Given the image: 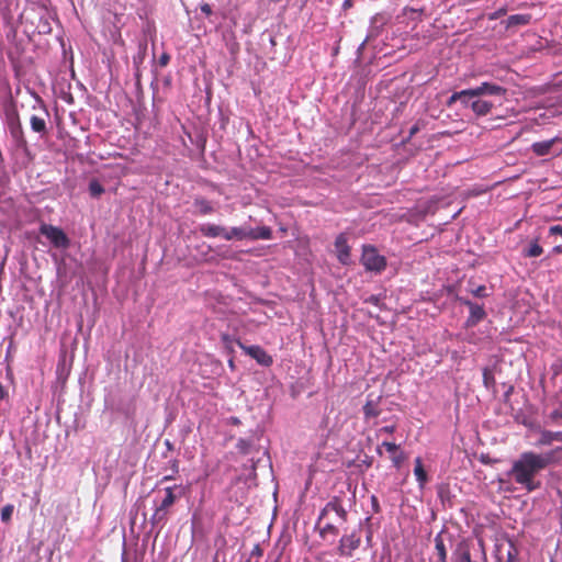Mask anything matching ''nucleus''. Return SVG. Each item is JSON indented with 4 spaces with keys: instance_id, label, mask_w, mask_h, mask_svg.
I'll list each match as a JSON object with an SVG mask.
<instances>
[{
    "instance_id": "f257e3e1",
    "label": "nucleus",
    "mask_w": 562,
    "mask_h": 562,
    "mask_svg": "<svg viewBox=\"0 0 562 562\" xmlns=\"http://www.w3.org/2000/svg\"><path fill=\"white\" fill-rule=\"evenodd\" d=\"M562 447H557L544 453L533 451L522 452L517 460L513 462L508 476L522 486L527 492H533L540 488V481L536 476L551 463L560 460Z\"/></svg>"
},
{
    "instance_id": "f03ea898",
    "label": "nucleus",
    "mask_w": 562,
    "mask_h": 562,
    "mask_svg": "<svg viewBox=\"0 0 562 562\" xmlns=\"http://www.w3.org/2000/svg\"><path fill=\"white\" fill-rule=\"evenodd\" d=\"M329 513H335L342 522L347 521L348 513L345 509L342 502L338 497H333L321 510L315 528L318 530L319 538L327 540L328 536L336 537L339 533V529L331 522H325L323 520L328 516Z\"/></svg>"
},
{
    "instance_id": "7ed1b4c3",
    "label": "nucleus",
    "mask_w": 562,
    "mask_h": 562,
    "mask_svg": "<svg viewBox=\"0 0 562 562\" xmlns=\"http://www.w3.org/2000/svg\"><path fill=\"white\" fill-rule=\"evenodd\" d=\"M452 562H487L483 540L480 539L476 543L470 540L460 541L452 553Z\"/></svg>"
},
{
    "instance_id": "20e7f679",
    "label": "nucleus",
    "mask_w": 562,
    "mask_h": 562,
    "mask_svg": "<svg viewBox=\"0 0 562 562\" xmlns=\"http://www.w3.org/2000/svg\"><path fill=\"white\" fill-rule=\"evenodd\" d=\"M165 497L160 504L155 508L151 515L150 522L153 526L165 524L168 519L170 508L175 505L178 498L183 494L182 485L168 486L165 490Z\"/></svg>"
},
{
    "instance_id": "39448f33",
    "label": "nucleus",
    "mask_w": 562,
    "mask_h": 562,
    "mask_svg": "<svg viewBox=\"0 0 562 562\" xmlns=\"http://www.w3.org/2000/svg\"><path fill=\"white\" fill-rule=\"evenodd\" d=\"M361 263L368 271L382 272L386 267V259L373 246H363Z\"/></svg>"
},
{
    "instance_id": "423d86ee",
    "label": "nucleus",
    "mask_w": 562,
    "mask_h": 562,
    "mask_svg": "<svg viewBox=\"0 0 562 562\" xmlns=\"http://www.w3.org/2000/svg\"><path fill=\"white\" fill-rule=\"evenodd\" d=\"M40 233L49 239L55 248L67 249L70 246V239L66 233L57 226L43 223L40 226Z\"/></svg>"
},
{
    "instance_id": "0eeeda50",
    "label": "nucleus",
    "mask_w": 562,
    "mask_h": 562,
    "mask_svg": "<svg viewBox=\"0 0 562 562\" xmlns=\"http://www.w3.org/2000/svg\"><path fill=\"white\" fill-rule=\"evenodd\" d=\"M237 345L246 355L255 359L258 364L263 367L272 366L273 358L262 347L258 345L246 346L240 340H237Z\"/></svg>"
},
{
    "instance_id": "6e6552de",
    "label": "nucleus",
    "mask_w": 562,
    "mask_h": 562,
    "mask_svg": "<svg viewBox=\"0 0 562 562\" xmlns=\"http://www.w3.org/2000/svg\"><path fill=\"white\" fill-rule=\"evenodd\" d=\"M8 125H9L11 137L13 138L15 145L19 148L26 150L27 149V140L25 138L24 131H23L19 114L16 112H14L9 117Z\"/></svg>"
},
{
    "instance_id": "1a4fd4ad",
    "label": "nucleus",
    "mask_w": 562,
    "mask_h": 562,
    "mask_svg": "<svg viewBox=\"0 0 562 562\" xmlns=\"http://www.w3.org/2000/svg\"><path fill=\"white\" fill-rule=\"evenodd\" d=\"M360 543L361 539L356 532L345 535L339 540L337 551L341 557H351L352 552L359 548Z\"/></svg>"
},
{
    "instance_id": "9d476101",
    "label": "nucleus",
    "mask_w": 562,
    "mask_h": 562,
    "mask_svg": "<svg viewBox=\"0 0 562 562\" xmlns=\"http://www.w3.org/2000/svg\"><path fill=\"white\" fill-rule=\"evenodd\" d=\"M462 304L469 307L470 315L465 322L467 327H474L486 317L483 305H479L469 300H462Z\"/></svg>"
},
{
    "instance_id": "9b49d317",
    "label": "nucleus",
    "mask_w": 562,
    "mask_h": 562,
    "mask_svg": "<svg viewBox=\"0 0 562 562\" xmlns=\"http://www.w3.org/2000/svg\"><path fill=\"white\" fill-rule=\"evenodd\" d=\"M423 9L404 8L402 13L397 15L400 23L406 24L407 26L412 22V30H415L417 24L422 21Z\"/></svg>"
},
{
    "instance_id": "f8f14e48",
    "label": "nucleus",
    "mask_w": 562,
    "mask_h": 562,
    "mask_svg": "<svg viewBox=\"0 0 562 562\" xmlns=\"http://www.w3.org/2000/svg\"><path fill=\"white\" fill-rule=\"evenodd\" d=\"M476 97L477 95L475 94L473 88L457 91L452 93V95L449 98V100L447 101V105L451 106L453 103L459 101L464 108L471 109V102H474Z\"/></svg>"
},
{
    "instance_id": "ddd939ff",
    "label": "nucleus",
    "mask_w": 562,
    "mask_h": 562,
    "mask_svg": "<svg viewBox=\"0 0 562 562\" xmlns=\"http://www.w3.org/2000/svg\"><path fill=\"white\" fill-rule=\"evenodd\" d=\"M335 247L337 250V258L340 263L348 265L350 262V247L347 241L345 234L337 236L335 240Z\"/></svg>"
},
{
    "instance_id": "4468645a",
    "label": "nucleus",
    "mask_w": 562,
    "mask_h": 562,
    "mask_svg": "<svg viewBox=\"0 0 562 562\" xmlns=\"http://www.w3.org/2000/svg\"><path fill=\"white\" fill-rule=\"evenodd\" d=\"M475 94L477 97L483 95H504L506 93V89L491 82H482L480 86L473 88Z\"/></svg>"
},
{
    "instance_id": "2eb2a0df",
    "label": "nucleus",
    "mask_w": 562,
    "mask_h": 562,
    "mask_svg": "<svg viewBox=\"0 0 562 562\" xmlns=\"http://www.w3.org/2000/svg\"><path fill=\"white\" fill-rule=\"evenodd\" d=\"M493 108V102L482 99V97H476L475 101L471 102V110L476 116H485L490 114Z\"/></svg>"
},
{
    "instance_id": "dca6fc26",
    "label": "nucleus",
    "mask_w": 562,
    "mask_h": 562,
    "mask_svg": "<svg viewBox=\"0 0 562 562\" xmlns=\"http://www.w3.org/2000/svg\"><path fill=\"white\" fill-rule=\"evenodd\" d=\"M247 238L251 240L257 239H271L272 238V229L268 226H261L257 228H247Z\"/></svg>"
},
{
    "instance_id": "f3484780",
    "label": "nucleus",
    "mask_w": 562,
    "mask_h": 562,
    "mask_svg": "<svg viewBox=\"0 0 562 562\" xmlns=\"http://www.w3.org/2000/svg\"><path fill=\"white\" fill-rule=\"evenodd\" d=\"M380 397L376 400L371 398L369 395L364 406H363V415L366 419L375 418L380 415L381 409L379 407Z\"/></svg>"
},
{
    "instance_id": "a211bd4d",
    "label": "nucleus",
    "mask_w": 562,
    "mask_h": 562,
    "mask_svg": "<svg viewBox=\"0 0 562 562\" xmlns=\"http://www.w3.org/2000/svg\"><path fill=\"white\" fill-rule=\"evenodd\" d=\"M553 441L562 442V431L542 430L537 442L538 446H549Z\"/></svg>"
},
{
    "instance_id": "6ab92c4d",
    "label": "nucleus",
    "mask_w": 562,
    "mask_h": 562,
    "mask_svg": "<svg viewBox=\"0 0 562 562\" xmlns=\"http://www.w3.org/2000/svg\"><path fill=\"white\" fill-rule=\"evenodd\" d=\"M200 232L205 237H224L225 227L214 224H205L200 227Z\"/></svg>"
},
{
    "instance_id": "aec40b11",
    "label": "nucleus",
    "mask_w": 562,
    "mask_h": 562,
    "mask_svg": "<svg viewBox=\"0 0 562 562\" xmlns=\"http://www.w3.org/2000/svg\"><path fill=\"white\" fill-rule=\"evenodd\" d=\"M414 474L416 476V480H417L419 486L424 487L428 481V475H427L426 470L424 469L423 461H422L420 457H417L415 459Z\"/></svg>"
},
{
    "instance_id": "412c9836",
    "label": "nucleus",
    "mask_w": 562,
    "mask_h": 562,
    "mask_svg": "<svg viewBox=\"0 0 562 562\" xmlns=\"http://www.w3.org/2000/svg\"><path fill=\"white\" fill-rule=\"evenodd\" d=\"M530 21H531L530 14H513L507 18L506 26L509 29V27H515V26L527 25L530 23Z\"/></svg>"
},
{
    "instance_id": "4be33fe9",
    "label": "nucleus",
    "mask_w": 562,
    "mask_h": 562,
    "mask_svg": "<svg viewBox=\"0 0 562 562\" xmlns=\"http://www.w3.org/2000/svg\"><path fill=\"white\" fill-rule=\"evenodd\" d=\"M555 139H549L543 142L533 143L531 148L537 156H546L550 153Z\"/></svg>"
},
{
    "instance_id": "5701e85b",
    "label": "nucleus",
    "mask_w": 562,
    "mask_h": 562,
    "mask_svg": "<svg viewBox=\"0 0 562 562\" xmlns=\"http://www.w3.org/2000/svg\"><path fill=\"white\" fill-rule=\"evenodd\" d=\"M31 128L38 134H46V121L38 115H32L30 119Z\"/></svg>"
},
{
    "instance_id": "b1692460",
    "label": "nucleus",
    "mask_w": 562,
    "mask_h": 562,
    "mask_svg": "<svg viewBox=\"0 0 562 562\" xmlns=\"http://www.w3.org/2000/svg\"><path fill=\"white\" fill-rule=\"evenodd\" d=\"M224 238L226 240L236 239H246L247 238V228L245 227H233L231 231L225 228Z\"/></svg>"
},
{
    "instance_id": "393cba45",
    "label": "nucleus",
    "mask_w": 562,
    "mask_h": 562,
    "mask_svg": "<svg viewBox=\"0 0 562 562\" xmlns=\"http://www.w3.org/2000/svg\"><path fill=\"white\" fill-rule=\"evenodd\" d=\"M435 550L439 562H447V549L441 535L435 537Z\"/></svg>"
},
{
    "instance_id": "a878e982",
    "label": "nucleus",
    "mask_w": 562,
    "mask_h": 562,
    "mask_svg": "<svg viewBox=\"0 0 562 562\" xmlns=\"http://www.w3.org/2000/svg\"><path fill=\"white\" fill-rule=\"evenodd\" d=\"M543 248L539 245L538 240H533L530 245L522 250V255L526 258H535L541 256Z\"/></svg>"
},
{
    "instance_id": "bb28decb",
    "label": "nucleus",
    "mask_w": 562,
    "mask_h": 562,
    "mask_svg": "<svg viewBox=\"0 0 562 562\" xmlns=\"http://www.w3.org/2000/svg\"><path fill=\"white\" fill-rule=\"evenodd\" d=\"M193 204L198 212L202 215L211 214L214 212V209L211 205V203L204 198H196Z\"/></svg>"
},
{
    "instance_id": "cd10ccee",
    "label": "nucleus",
    "mask_w": 562,
    "mask_h": 562,
    "mask_svg": "<svg viewBox=\"0 0 562 562\" xmlns=\"http://www.w3.org/2000/svg\"><path fill=\"white\" fill-rule=\"evenodd\" d=\"M89 193L92 198H99L104 193V188L97 179H92L89 183Z\"/></svg>"
},
{
    "instance_id": "c85d7f7f",
    "label": "nucleus",
    "mask_w": 562,
    "mask_h": 562,
    "mask_svg": "<svg viewBox=\"0 0 562 562\" xmlns=\"http://www.w3.org/2000/svg\"><path fill=\"white\" fill-rule=\"evenodd\" d=\"M382 448H385L386 451L391 454V457L396 453L397 451H400V446L394 443V442H390V441H383L380 446H378L376 448V453L379 456H382Z\"/></svg>"
},
{
    "instance_id": "c756f323",
    "label": "nucleus",
    "mask_w": 562,
    "mask_h": 562,
    "mask_svg": "<svg viewBox=\"0 0 562 562\" xmlns=\"http://www.w3.org/2000/svg\"><path fill=\"white\" fill-rule=\"evenodd\" d=\"M483 384L486 389H491L495 385V378L493 371L488 368L483 369Z\"/></svg>"
},
{
    "instance_id": "7c9ffc66",
    "label": "nucleus",
    "mask_w": 562,
    "mask_h": 562,
    "mask_svg": "<svg viewBox=\"0 0 562 562\" xmlns=\"http://www.w3.org/2000/svg\"><path fill=\"white\" fill-rule=\"evenodd\" d=\"M263 554L262 549L260 548V544H255L251 552L249 553L248 558L245 562H260V559Z\"/></svg>"
},
{
    "instance_id": "2f4dec72",
    "label": "nucleus",
    "mask_w": 562,
    "mask_h": 562,
    "mask_svg": "<svg viewBox=\"0 0 562 562\" xmlns=\"http://www.w3.org/2000/svg\"><path fill=\"white\" fill-rule=\"evenodd\" d=\"M391 460L393 462V465L396 469H400L404 461L406 460V456L402 450H400L391 457Z\"/></svg>"
},
{
    "instance_id": "473e14b6",
    "label": "nucleus",
    "mask_w": 562,
    "mask_h": 562,
    "mask_svg": "<svg viewBox=\"0 0 562 562\" xmlns=\"http://www.w3.org/2000/svg\"><path fill=\"white\" fill-rule=\"evenodd\" d=\"M13 514V505H5L1 510V520L3 522H9L11 520Z\"/></svg>"
},
{
    "instance_id": "72a5a7b5",
    "label": "nucleus",
    "mask_w": 562,
    "mask_h": 562,
    "mask_svg": "<svg viewBox=\"0 0 562 562\" xmlns=\"http://www.w3.org/2000/svg\"><path fill=\"white\" fill-rule=\"evenodd\" d=\"M250 446V442L246 439H239L236 445L238 451L243 454L249 453Z\"/></svg>"
},
{
    "instance_id": "f704fd0d",
    "label": "nucleus",
    "mask_w": 562,
    "mask_h": 562,
    "mask_svg": "<svg viewBox=\"0 0 562 562\" xmlns=\"http://www.w3.org/2000/svg\"><path fill=\"white\" fill-rule=\"evenodd\" d=\"M548 422L549 424H558L560 419H562V411L554 409L548 415Z\"/></svg>"
},
{
    "instance_id": "c9c22d12",
    "label": "nucleus",
    "mask_w": 562,
    "mask_h": 562,
    "mask_svg": "<svg viewBox=\"0 0 562 562\" xmlns=\"http://www.w3.org/2000/svg\"><path fill=\"white\" fill-rule=\"evenodd\" d=\"M551 370L553 373V376L562 375V360H557L552 366Z\"/></svg>"
},
{
    "instance_id": "e433bc0d",
    "label": "nucleus",
    "mask_w": 562,
    "mask_h": 562,
    "mask_svg": "<svg viewBox=\"0 0 562 562\" xmlns=\"http://www.w3.org/2000/svg\"><path fill=\"white\" fill-rule=\"evenodd\" d=\"M395 430H396L395 425L383 426L380 429H378L376 436L379 437L382 434H393Z\"/></svg>"
},
{
    "instance_id": "4c0bfd02",
    "label": "nucleus",
    "mask_w": 562,
    "mask_h": 562,
    "mask_svg": "<svg viewBox=\"0 0 562 562\" xmlns=\"http://www.w3.org/2000/svg\"><path fill=\"white\" fill-rule=\"evenodd\" d=\"M471 292L476 297H485L487 295L485 285H479L476 289L472 290Z\"/></svg>"
},
{
    "instance_id": "58836bf2",
    "label": "nucleus",
    "mask_w": 562,
    "mask_h": 562,
    "mask_svg": "<svg viewBox=\"0 0 562 562\" xmlns=\"http://www.w3.org/2000/svg\"><path fill=\"white\" fill-rule=\"evenodd\" d=\"M170 61V55L168 53H162L158 59V64L160 67H166Z\"/></svg>"
},
{
    "instance_id": "ea45409f",
    "label": "nucleus",
    "mask_w": 562,
    "mask_h": 562,
    "mask_svg": "<svg viewBox=\"0 0 562 562\" xmlns=\"http://www.w3.org/2000/svg\"><path fill=\"white\" fill-rule=\"evenodd\" d=\"M549 232L551 235H560L562 236V225L561 224H558V225H553L549 228Z\"/></svg>"
},
{
    "instance_id": "a19ab883",
    "label": "nucleus",
    "mask_w": 562,
    "mask_h": 562,
    "mask_svg": "<svg viewBox=\"0 0 562 562\" xmlns=\"http://www.w3.org/2000/svg\"><path fill=\"white\" fill-rule=\"evenodd\" d=\"M201 11L205 14V15H211L212 14V8L209 3H202L201 7H200Z\"/></svg>"
},
{
    "instance_id": "79ce46f5",
    "label": "nucleus",
    "mask_w": 562,
    "mask_h": 562,
    "mask_svg": "<svg viewBox=\"0 0 562 562\" xmlns=\"http://www.w3.org/2000/svg\"><path fill=\"white\" fill-rule=\"evenodd\" d=\"M170 469L173 474H177L179 472V461L177 459L170 461Z\"/></svg>"
},
{
    "instance_id": "37998d69",
    "label": "nucleus",
    "mask_w": 562,
    "mask_h": 562,
    "mask_svg": "<svg viewBox=\"0 0 562 562\" xmlns=\"http://www.w3.org/2000/svg\"><path fill=\"white\" fill-rule=\"evenodd\" d=\"M8 397V391L5 387L0 383V401H3Z\"/></svg>"
},
{
    "instance_id": "c03bdc74",
    "label": "nucleus",
    "mask_w": 562,
    "mask_h": 562,
    "mask_svg": "<svg viewBox=\"0 0 562 562\" xmlns=\"http://www.w3.org/2000/svg\"><path fill=\"white\" fill-rule=\"evenodd\" d=\"M418 131H419V126H418V124L416 123V124H414V125L411 127V130H409V137H413L416 133H418Z\"/></svg>"
},
{
    "instance_id": "a18cd8bd",
    "label": "nucleus",
    "mask_w": 562,
    "mask_h": 562,
    "mask_svg": "<svg viewBox=\"0 0 562 562\" xmlns=\"http://www.w3.org/2000/svg\"><path fill=\"white\" fill-rule=\"evenodd\" d=\"M222 341H223L224 344L228 345V344H231V342L233 341V339L231 338V336H229V335L224 334V335H222Z\"/></svg>"
},
{
    "instance_id": "49530a36",
    "label": "nucleus",
    "mask_w": 562,
    "mask_h": 562,
    "mask_svg": "<svg viewBox=\"0 0 562 562\" xmlns=\"http://www.w3.org/2000/svg\"><path fill=\"white\" fill-rule=\"evenodd\" d=\"M176 476V474L171 473L170 475H165L160 481L159 483H164V482H167V481H170V480H173Z\"/></svg>"
},
{
    "instance_id": "de8ad7c7",
    "label": "nucleus",
    "mask_w": 562,
    "mask_h": 562,
    "mask_svg": "<svg viewBox=\"0 0 562 562\" xmlns=\"http://www.w3.org/2000/svg\"><path fill=\"white\" fill-rule=\"evenodd\" d=\"M505 562H518V560L512 552H508L507 560Z\"/></svg>"
},
{
    "instance_id": "09e8293b",
    "label": "nucleus",
    "mask_w": 562,
    "mask_h": 562,
    "mask_svg": "<svg viewBox=\"0 0 562 562\" xmlns=\"http://www.w3.org/2000/svg\"><path fill=\"white\" fill-rule=\"evenodd\" d=\"M553 251L557 252V254H562V244L561 245H558L553 248Z\"/></svg>"
},
{
    "instance_id": "8fccbe9b",
    "label": "nucleus",
    "mask_w": 562,
    "mask_h": 562,
    "mask_svg": "<svg viewBox=\"0 0 562 562\" xmlns=\"http://www.w3.org/2000/svg\"><path fill=\"white\" fill-rule=\"evenodd\" d=\"M349 7H351V0H345L344 8H349Z\"/></svg>"
},
{
    "instance_id": "3c124183",
    "label": "nucleus",
    "mask_w": 562,
    "mask_h": 562,
    "mask_svg": "<svg viewBox=\"0 0 562 562\" xmlns=\"http://www.w3.org/2000/svg\"><path fill=\"white\" fill-rule=\"evenodd\" d=\"M228 366H229V368H231V369H234V368H235V364H234V360H233V359H231V360L228 361Z\"/></svg>"
}]
</instances>
